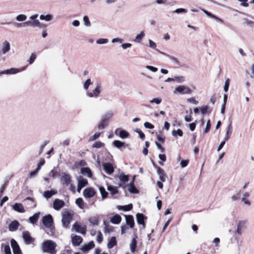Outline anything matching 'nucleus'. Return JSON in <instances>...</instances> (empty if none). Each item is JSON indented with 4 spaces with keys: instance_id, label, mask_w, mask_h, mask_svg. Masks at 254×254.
Segmentation results:
<instances>
[{
    "instance_id": "64",
    "label": "nucleus",
    "mask_w": 254,
    "mask_h": 254,
    "mask_svg": "<svg viewBox=\"0 0 254 254\" xmlns=\"http://www.w3.org/2000/svg\"><path fill=\"white\" fill-rule=\"evenodd\" d=\"M4 251L5 254H11L10 248L8 245L4 246Z\"/></svg>"
},
{
    "instance_id": "47",
    "label": "nucleus",
    "mask_w": 254,
    "mask_h": 254,
    "mask_svg": "<svg viewBox=\"0 0 254 254\" xmlns=\"http://www.w3.org/2000/svg\"><path fill=\"white\" fill-rule=\"evenodd\" d=\"M209 108L208 106H202L200 108V111L202 114H205L206 113H211L212 109H210L209 110Z\"/></svg>"
},
{
    "instance_id": "59",
    "label": "nucleus",
    "mask_w": 254,
    "mask_h": 254,
    "mask_svg": "<svg viewBox=\"0 0 254 254\" xmlns=\"http://www.w3.org/2000/svg\"><path fill=\"white\" fill-rule=\"evenodd\" d=\"M36 58V55L34 53H32L30 57V59L28 60V62H29V64H32L34 62Z\"/></svg>"
},
{
    "instance_id": "31",
    "label": "nucleus",
    "mask_w": 254,
    "mask_h": 254,
    "mask_svg": "<svg viewBox=\"0 0 254 254\" xmlns=\"http://www.w3.org/2000/svg\"><path fill=\"white\" fill-rule=\"evenodd\" d=\"M122 220L121 216L119 214H116L111 219V222L114 224H119Z\"/></svg>"
},
{
    "instance_id": "35",
    "label": "nucleus",
    "mask_w": 254,
    "mask_h": 254,
    "mask_svg": "<svg viewBox=\"0 0 254 254\" xmlns=\"http://www.w3.org/2000/svg\"><path fill=\"white\" fill-rule=\"evenodd\" d=\"M89 221L93 225L97 226L99 223V217L98 216L92 217L89 219Z\"/></svg>"
},
{
    "instance_id": "10",
    "label": "nucleus",
    "mask_w": 254,
    "mask_h": 254,
    "mask_svg": "<svg viewBox=\"0 0 254 254\" xmlns=\"http://www.w3.org/2000/svg\"><path fill=\"white\" fill-rule=\"evenodd\" d=\"M101 90V85L99 84H97L95 89L92 92H87L86 95L89 97H97L100 94Z\"/></svg>"
},
{
    "instance_id": "48",
    "label": "nucleus",
    "mask_w": 254,
    "mask_h": 254,
    "mask_svg": "<svg viewBox=\"0 0 254 254\" xmlns=\"http://www.w3.org/2000/svg\"><path fill=\"white\" fill-rule=\"evenodd\" d=\"M107 125V121H106V119H102V121L100 124L98 125L99 129H103Z\"/></svg>"
},
{
    "instance_id": "15",
    "label": "nucleus",
    "mask_w": 254,
    "mask_h": 254,
    "mask_svg": "<svg viewBox=\"0 0 254 254\" xmlns=\"http://www.w3.org/2000/svg\"><path fill=\"white\" fill-rule=\"evenodd\" d=\"M22 234L23 239L26 244H30L34 241V239L31 237L28 231H24Z\"/></svg>"
},
{
    "instance_id": "7",
    "label": "nucleus",
    "mask_w": 254,
    "mask_h": 254,
    "mask_svg": "<svg viewBox=\"0 0 254 254\" xmlns=\"http://www.w3.org/2000/svg\"><path fill=\"white\" fill-rule=\"evenodd\" d=\"M61 181L64 186H68L71 184V177L68 173H63L61 178Z\"/></svg>"
},
{
    "instance_id": "26",
    "label": "nucleus",
    "mask_w": 254,
    "mask_h": 254,
    "mask_svg": "<svg viewBox=\"0 0 254 254\" xmlns=\"http://www.w3.org/2000/svg\"><path fill=\"white\" fill-rule=\"evenodd\" d=\"M125 217L127 225H128L130 228H133L134 225L133 217L132 215H126Z\"/></svg>"
},
{
    "instance_id": "30",
    "label": "nucleus",
    "mask_w": 254,
    "mask_h": 254,
    "mask_svg": "<svg viewBox=\"0 0 254 254\" xmlns=\"http://www.w3.org/2000/svg\"><path fill=\"white\" fill-rule=\"evenodd\" d=\"M40 214V212H37L33 216L30 217L29 219L30 222L33 224H35L39 218Z\"/></svg>"
},
{
    "instance_id": "43",
    "label": "nucleus",
    "mask_w": 254,
    "mask_h": 254,
    "mask_svg": "<svg viewBox=\"0 0 254 254\" xmlns=\"http://www.w3.org/2000/svg\"><path fill=\"white\" fill-rule=\"evenodd\" d=\"M113 143L114 145L116 147H117V148H118L119 149H120L121 147H123L124 146V145H125V143L124 142H122V141H121L120 140H118L114 141Z\"/></svg>"
},
{
    "instance_id": "9",
    "label": "nucleus",
    "mask_w": 254,
    "mask_h": 254,
    "mask_svg": "<svg viewBox=\"0 0 254 254\" xmlns=\"http://www.w3.org/2000/svg\"><path fill=\"white\" fill-rule=\"evenodd\" d=\"M10 244L13 250V254H22L20 247L15 240L13 239H11L10 241Z\"/></svg>"
},
{
    "instance_id": "22",
    "label": "nucleus",
    "mask_w": 254,
    "mask_h": 254,
    "mask_svg": "<svg viewBox=\"0 0 254 254\" xmlns=\"http://www.w3.org/2000/svg\"><path fill=\"white\" fill-rule=\"evenodd\" d=\"M12 208L15 211L19 213H24L25 212L22 204L20 203H15L12 205Z\"/></svg>"
},
{
    "instance_id": "58",
    "label": "nucleus",
    "mask_w": 254,
    "mask_h": 254,
    "mask_svg": "<svg viewBox=\"0 0 254 254\" xmlns=\"http://www.w3.org/2000/svg\"><path fill=\"white\" fill-rule=\"evenodd\" d=\"M108 40L106 38H100L97 40L96 43L98 44H104L108 43Z\"/></svg>"
},
{
    "instance_id": "52",
    "label": "nucleus",
    "mask_w": 254,
    "mask_h": 254,
    "mask_svg": "<svg viewBox=\"0 0 254 254\" xmlns=\"http://www.w3.org/2000/svg\"><path fill=\"white\" fill-rule=\"evenodd\" d=\"M113 116V113L111 111H109L107 112L104 116L103 117L102 119H106V121H107L110 118H111Z\"/></svg>"
},
{
    "instance_id": "54",
    "label": "nucleus",
    "mask_w": 254,
    "mask_h": 254,
    "mask_svg": "<svg viewBox=\"0 0 254 254\" xmlns=\"http://www.w3.org/2000/svg\"><path fill=\"white\" fill-rule=\"evenodd\" d=\"M32 27H42L41 23L40 22L39 20L37 19L35 20L32 21Z\"/></svg>"
},
{
    "instance_id": "23",
    "label": "nucleus",
    "mask_w": 254,
    "mask_h": 254,
    "mask_svg": "<svg viewBox=\"0 0 254 254\" xmlns=\"http://www.w3.org/2000/svg\"><path fill=\"white\" fill-rule=\"evenodd\" d=\"M157 169V173L159 177L160 180L162 182H165L166 181V175L164 173V171L159 167H155Z\"/></svg>"
},
{
    "instance_id": "36",
    "label": "nucleus",
    "mask_w": 254,
    "mask_h": 254,
    "mask_svg": "<svg viewBox=\"0 0 254 254\" xmlns=\"http://www.w3.org/2000/svg\"><path fill=\"white\" fill-rule=\"evenodd\" d=\"M27 19V16L24 14H20L17 15L15 17V19L16 21L19 22H24Z\"/></svg>"
},
{
    "instance_id": "1",
    "label": "nucleus",
    "mask_w": 254,
    "mask_h": 254,
    "mask_svg": "<svg viewBox=\"0 0 254 254\" xmlns=\"http://www.w3.org/2000/svg\"><path fill=\"white\" fill-rule=\"evenodd\" d=\"M57 244L52 240H47L43 242L41 245V250L44 253L48 254H56V248Z\"/></svg>"
},
{
    "instance_id": "11",
    "label": "nucleus",
    "mask_w": 254,
    "mask_h": 254,
    "mask_svg": "<svg viewBox=\"0 0 254 254\" xmlns=\"http://www.w3.org/2000/svg\"><path fill=\"white\" fill-rule=\"evenodd\" d=\"M64 205V201L62 199L57 198L53 201V208L56 210H60Z\"/></svg>"
},
{
    "instance_id": "28",
    "label": "nucleus",
    "mask_w": 254,
    "mask_h": 254,
    "mask_svg": "<svg viewBox=\"0 0 254 254\" xmlns=\"http://www.w3.org/2000/svg\"><path fill=\"white\" fill-rule=\"evenodd\" d=\"M81 173L89 178H91L92 173L91 169L88 167H83L81 169Z\"/></svg>"
},
{
    "instance_id": "44",
    "label": "nucleus",
    "mask_w": 254,
    "mask_h": 254,
    "mask_svg": "<svg viewBox=\"0 0 254 254\" xmlns=\"http://www.w3.org/2000/svg\"><path fill=\"white\" fill-rule=\"evenodd\" d=\"M118 208L119 209H122L124 211H129L132 208V204H129L124 206H118Z\"/></svg>"
},
{
    "instance_id": "20",
    "label": "nucleus",
    "mask_w": 254,
    "mask_h": 254,
    "mask_svg": "<svg viewBox=\"0 0 254 254\" xmlns=\"http://www.w3.org/2000/svg\"><path fill=\"white\" fill-rule=\"evenodd\" d=\"M25 69V67H23L21 69H19L17 68H11L9 69H6L5 70H3V71H1L0 72V74H15L18 73V72L22 71Z\"/></svg>"
},
{
    "instance_id": "18",
    "label": "nucleus",
    "mask_w": 254,
    "mask_h": 254,
    "mask_svg": "<svg viewBox=\"0 0 254 254\" xmlns=\"http://www.w3.org/2000/svg\"><path fill=\"white\" fill-rule=\"evenodd\" d=\"M10 50V43L7 41H4L2 44L1 52L2 54L5 55L8 53Z\"/></svg>"
},
{
    "instance_id": "34",
    "label": "nucleus",
    "mask_w": 254,
    "mask_h": 254,
    "mask_svg": "<svg viewBox=\"0 0 254 254\" xmlns=\"http://www.w3.org/2000/svg\"><path fill=\"white\" fill-rule=\"evenodd\" d=\"M57 193V192L54 190H47L44 191L43 196L47 199H49L53 195Z\"/></svg>"
},
{
    "instance_id": "27",
    "label": "nucleus",
    "mask_w": 254,
    "mask_h": 254,
    "mask_svg": "<svg viewBox=\"0 0 254 254\" xmlns=\"http://www.w3.org/2000/svg\"><path fill=\"white\" fill-rule=\"evenodd\" d=\"M128 190L129 192L131 193H138V190L135 188L133 180H132L131 182L128 184L127 185Z\"/></svg>"
},
{
    "instance_id": "29",
    "label": "nucleus",
    "mask_w": 254,
    "mask_h": 254,
    "mask_svg": "<svg viewBox=\"0 0 254 254\" xmlns=\"http://www.w3.org/2000/svg\"><path fill=\"white\" fill-rule=\"evenodd\" d=\"M202 10L208 17L212 18H214V19L218 20V21L220 22L221 23H223V20L222 19H221L220 18L216 16V15L212 14L210 12H209V11H207V10H206L205 9H202Z\"/></svg>"
},
{
    "instance_id": "24",
    "label": "nucleus",
    "mask_w": 254,
    "mask_h": 254,
    "mask_svg": "<svg viewBox=\"0 0 254 254\" xmlns=\"http://www.w3.org/2000/svg\"><path fill=\"white\" fill-rule=\"evenodd\" d=\"M82 240V237L78 235H75L72 237V243L74 246H79Z\"/></svg>"
},
{
    "instance_id": "4",
    "label": "nucleus",
    "mask_w": 254,
    "mask_h": 254,
    "mask_svg": "<svg viewBox=\"0 0 254 254\" xmlns=\"http://www.w3.org/2000/svg\"><path fill=\"white\" fill-rule=\"evenodd\" d=\"M117 178L120 181L118 184L119 187L125 189L126 187V183L129 181V176L125 175L124 173H121L118 175Z\"/></svg>"
},
{
    "instance_id": "38",
    "label": "nucleus",
    "mask_w": 254,
    "mask_h": 254,
    "mask_svg": "<svg viewBox=\"0 0 254 254\" xmlns=\"http://www.w3.org/2000/svg\"><path fill=\"white\" fill-rule=\"evenodd\" d=\"M145 36V34L143 31H141L140 34H137L134 41L136 42L139 43L141 41L143 38Z\"/></svg>"
},
{
    "instance_id": "46",
    "label": "nucleus",
    "mask_w": 254,
    "mask_h": 254,
    "mask_svg": "<svg viewBox=\"0 0 254 254\" xmlns=\"http://www.w3.org/2000/svg\"><path fill=\"white\" fill-rule=\"evenodd\" d=\"M172 134L175 137H177V135L179 136H182L183 132L181 129H178L177 130H173L172 132Z\"/></svg>"
},
{
    "instance_id": "19",
    "label": "nucleus",
    "mask_w": 254,
    "mask_h": 254,
    "mask_svg": "<svg viewBox=\"0 0 254 254\" xmlns=\"http://www.w3.org/2000/svg\"><path fill=\"white\" fill-rule=\"evenodd\" d=\"M115 133L116 135L119 134V136L123 139L127 138L128 135L129 133L125 130H121L120 128H117L115 131Z\"/></svg>"
},
{
    "instance_id": "16",
    "label": "nucleus",
    "mask_w": 254,
    "mask_h": 254,
    "mask_svg": "<svg viewBox=\"0 0 254 254\" xmlns=\"http://www.w3.org/2000/svg\"><path fill=\"white\" fill-rule=\"evenodd\" d=\"M156 50L157 51H158L161 54L163 55L166 56L167 57H168L175 64H176L177 65L181 66V63L175 57L172 56H170V55H169L163 52H161L157 49H156Z\"/></svg>"
},
{
    "instance_id": "39",
    "label": "nucleus",
    "mask_w": 254,
    "mask_h": 254,
    "mask_svg": "<svg viewBox=\"0 0 254 254\" xmlns=\"http://www.w3.org/2000/svg\"><path fill=\"white\" fill-rule=\"evenodd\" d=\"M174 81H176L178 83H183L185 81V77L184 76H175L174 77Z\"/></svg>"
},
{
    "instance_id": "49",
    "label": "nucleus",
    "mask_w": 254,
    "mask_h": 254,
    "mask_svg": "<svg viewBox=\"0 0 254 254\" xmlns=\"http://www.w3.org/2000/svg\"><path fill=\"white\" fill-rule=\"evenodd\" d=\"M158 157H159V158L161 160V161H159L158 162V163L160 165H163V162H165L166 160V155L165 154H159Z\"/></svg>"
},
{
    "instance_id": "40",
    "label": "nucleus",
    "mask_w": 254,
    "mask_h": 254,
    "mask_svg": "<svg viewBox=\"0 0 254 254\" xmlns=\"http://www.w3.org/2000/svg\"><path fill=\"white\" fill-rule=\"evenodd\" d=\"M136 247V240L135 238H133L130 244V249L132 253H134L135 252V250Z\"/></svg>"
},
{
    "instance_id": "60",
    "label": "nucleus",
    "mask_w": 254,
    "mask_h": 254,
    "mask_svg": "<svg viewBox=\"0 0 254 254\" xmlns=\"http://www.w3.org/2000/svg\"><path fill=\"white\" fill-rule=\"evenodd\" d=\"M211 127V123L210 121L208 120L207 122L206 127L204 130V133H206L208 132V131L210 130Z\"/></svg>"
},
{
    "instance_id": "41",
    "label": "nucleus",
    "mask_w": 254,
    "mask_h": 254,
    "mask_svg": "<svg viewBox=\"0 0 254 254\" xmlns=\"http://www.w3.org/2000/svg\"><path fill=\"white\" fill-rule=\"evenodd\" d=\"M107 190L112 195L116 194L118 192L117 188L112 186H108Z\"/></svg>"
},
{
    "instance_id": "5",
    "label": "nucleus",
    "mask_w": 254,
    "mask_h": 254,
    "mask_svg": "<svg viewBox=\"0 0 254 254\" xmlns=\"http://www.w3.org/2000/svg\"><path fill=\"white\" fill-rule=\"evenodd\" d=\"M43 224L47 228L52 229L53 219L51 215L49 214L44 216L42 219Z\"/></svg>"
},
{
    "instance_id": "3",
    "label": "nucleus",
    "mask_w": 254,
    "mask_h": 254,
    "mask_svg": "<svg viewBox=\"0 0 254 254\" xmlns=\"http://www.w3.org/2000/svg\"><path fill=\"white\" fill-rule=\"evenodd\" d=\"M192 93V90L189 87L185 85H180L176 87L174 93H179L180 94H190Z\"/></svg>"
},
{
    "instance_id": "37",
    "label": "nucleus",
    "mask_w": 254,
    "mask_h": 254,
    "mask_svg": "<svg viewBox=\"0 0 254 254\" xmlns=\"http://www.w3.org/2000/svg\"><path fill=\"white\" fill-rule=\"evenodd\" d=\"M52 18H53V15L50 14H47L46 15L41 14L40 16V20H45L46 21H50L52 19Z\"/></svg>"
},
{
    "instance_id": "45",
    "label": "nucleus",
    "mask_w": 254,
    "mask_h": 254,
    "mask_svg": "<svg viewBox=\"0 0 254 254\" xmlns=\"http://www.w3.org/2000/svg\"><path fill=\"white\" fill-rule=\"evenodd\" d=\"M75 203L80 208H83L84 203L82 198H77L76 199Z\"/></svg>"
},
{
    "instance_id": "8",
    "label": "nucleus",
    "mask_w": 254,
    "mask_h": 254,
    "mask_svg": "<svg viewBox=\"0 0 254 254\" xmlns=\"http://www.w3.org/2000/svg\"><path fill=\"white\" fill-rule=\"evenodd\" d=\"M72 229L77 233H81L82 235L86 234V227L85 226L82 227L78 222H75L73 225Z\"/></svg>"
},
{
    "instance_id": "61",
    "label": "nucleus",
    "mask_w": 254,
    "mask_h": 254,
    "mask_svg": "<svg viewBox=\"0 0 254 254\" xmlns=\"http://www.w3.org/2000/svg\"><path fill=\"white\" fill-rule=\"evenodd\" d=\"M49 143V141H45L43 144H42L40 147L39 154L40 155L43 151V150L45 146Z\"/></svg>"
},
{
    "instance_id": "51",
    "label": "nucleus",
    "mask_w": 254,
    "mask_h": 254,
    "mask_svg": "<svg viewBox=\"0 0 254 254\" xmlns=\"http://www.w3.org/2000/svg\"><path fill=\"white\" fill-rule=\"evenodd\" d=\"M83 20L84 24L85 26L89 27L91 26V23L89 21V18L87 16L85 15L83 17Z\"/></svg>"
},
{
    "instance_id": "12",
    "label": "nucleus",
    "mask_w": 254,
    "mask_h": 254,
    "mask_svg": "<svg viewBox=\"0 0 254 254\" xmlns=\"http://www.w3.org/2000/svg\"><path fill=\"white\" fill-rule=\"evenodd\" d=\"M83 193L85 197L91 198L95 195V191L93 188H87L84 190Z\"/></svg>"
},
{
    "instance_id": "62",
    "label": "nucleus",
    "mask_w": 254,
    "mask_h": 254,
    "mask_svg": "<svg viewBox=\"0 0 254 254\" xmlns=\"http://www.w3.org/2000/svg\"><path fill=\"white\" fill-rule=\"evenodd\" d=\"M244 21L245 22V23L248 25H250L251 26H254V21H251L248 19V18H244Z\"/></svg>"
},
{
    "instance_id": "63",
    "label": "nucleus",
    "mask_w": 254,
    "mask_h": 254,
    "mask_svg": "<svg viewBox=\"0 0 254 254\" xmlns=\"http://www.w3.org/2000/svg\"><path fill=\"white\" fill-rule=\"evenodd\" d=\"M144 127L146 128L149 129H153L154 128V126L149 122H145L144 123Z\"/></svg>"
},
{
    "instance_id": "33",
    "label": "nucleus",
    "mask_w": 254,
    "mask_h": 254,
    "mask_svg": "<svg viewBox=\"0 0 254 254\" xmlns=\"http://www.w3.org/2000/svg\"><path fill=\"white\" fill-rule=\"evenodd\" d=\"M117 244L116 238L115 237H112L109 240L107 247L108 249L113 248Z\"/></svg>"
},
{
    "instance_id": "32",
    "label": "nucleus",
    "mask_w": 254,
    "mask_h": 254,
    "mask_svg": "<svg viewBox=\"0 0 254 254\" xmlns=\"http://www.w3.org/2000/svg\"><path fill=\"white\" fill-rule=\"evenodd\" d=\"M78 184L84 188L87 185L88 181L82 176H79L78 178Z\"/></svg>"
},
{
    "instance_id": "57",
    "label": "nucleus",
    "mask_w": 254,
    "mask_h": 254,
    "mask_svg": "<svg viewBox=\"0 0 254 254\" xmlns=\"http://www.w3.org/2000/svg\"><path fill=\"white\" fill-rule=\"evenodd\" d=\"M101 133L100 132H96L93 135L90 136L89 138V141H93L97 139Z\"/></svg>"
},
{
    "instance_id": "25",
    "label": "nucleus",
    "mask_w": 254,
    "mask_h": 254,
    "mask_svg": "<svg viewBox=\"0 0 254 254\" xmlns=\"http://www.w3.org/2000/svg\"><path fill=\"white\" fill-rule=\"evenodd\" d=\"M233 131L232 123L230 122L226 128V136L224 137L225 141H227L231 137Z\"/></svg>"
},
{
    "instance_id": "55",
    "label": "nucleus",
    "mask_w": 254,
    "mask_h": 254,
    "mask_svg": "<svg viewBox=\"0 0 254 254\" xmlns=\"http://www.w3.org/2000/svg\"><path fill=\"white\" fill-rule=\"evenodd\" d=\"M162 101V99L161 98H154L149 101L150 103H155L156 104H159L161 103Z\"/></svg>"
},
{
    "instance_id": "56",
    "label": "nucleus",
    "mask_w": 254,
    "mask_h": 254,
    "mask_svg": "<svg viewBox=\"0 0 254 254\" xmlns=\"http://www.w3.org/2000/svg\"><path fill=\"white\" fill-rule=\"evenodd\" d=\"M91 84L90 79H87L84 83L83 88L85 90H87L90 85Z\"/></svg>"
},
{
    "instance_id": "42",
    "label": "nucleus",
    "mask_w": 254,
    "mask_h": 254,
    "mask_svg": "<svg viewBox=\"0 0 254 254\" xmlns=\"http://www.w3.org/2000/svg\"><path fill=\"white\" fill-rule=\"evenodd\" d=\"M99 190L102 198L103 199L106 198L108 195V192L106 191L105 189L103 187H100Z\"/></svg>"
},
{
    "instance_id": "14",
    "label": "nucleus",
    "mask_w": 254,
    "mask_h": 254,
    "mask_svg": "<svg viewBox=\"0 0 254 254\" xmlns=\"http://www.w3.org/2000/svg\"><path fill=\"white\" fill-rule=\"evenodd\" d=\"M103 167L107 174L111 175L114 171V168L110 163H105L103 164Z\"/></svg>"
},
{
    "instance_id": "21",
    "label": "nucleus",
    "mask_w": 254,
    "mask_h": 254,
    "mask_svg": "<svg viewBox=\"0 0 254 254\" xmlns=\"http://www.w3.org/2000/svg\"><path fill=\"white\" fill-rule=\"evenodd\" d=\"M94 246L95 245L94 242L93 241H91L87 244H85L84 246H83L81 248V250L84 253H86L89 250L92 249Z\"/></svg>"
},
{
    "instance_id": "53",
    "label": "nucleus",
    "mask_w": 254,
    "mask_h": 254,
    "mask_svg": "<svg viewBox=\"0 0 254 254\" xmlns=\"http://www.w3.org/2000/svg\"><path fill=\"white\" fill-rule=\"evenodd\" d=\"M134 131L137 132L139 134V136L141 139H142V140L144 139L145 135L140 129L136 128L134 130Z\"/></svg>"
},
{
    "instance_id": "2",
    "label": "nucleus",
    "mask_w": 254,
    "mask_h": 254,
    "mask_svg": "<svg viewBox=\"0 0 254 254\" xmlns=\"http://www.w3.org/2000/svg\"><path fill=\"white\" fill-rule=\"evenodd\" d=\"M73 214L67 209H64L62 212V222L63 227L66 229L68 227L70 221L72 219Z\"/></svg>"
},
{
    "instance_id": "50",
    "label": "nucleus",
    "mask_w": 254,
    "mask_h": 254,
    "mask_svg": "<svg viewBox=\"0 0 254 254\" xmlns=\"http://www.w3.org/2000/svg\"><path fill=\"white\" fill-rule=\"evenodd\" d=\"M104 144L101 142L100 141H97L95 142V143L93 144L92 147L93 148H99L103 146Z\"/></svg>"
},
{
    "instance_id": "13",
    "label": "nucleus",
    "mask_w": 254,
    "mask_h": 254,
    "mask_svg": "<svg viewBox=\"0 0 254 254\" xmlns=\"http://www.w3.org/2000/svg\"><path fill=\"white\" fill-rule=\"evenodd\" d=\"M136 221L138 224L142 225L143 228L145 227L144 220L147 219V217L142 213H138L136 215Z\"/></svg>"
},
{
    "instance_id": "6",
    "label": "nucleus",
    "mask_w": 254,
    "mask_h": 254,
    "mask_svg": "<svg viewBox=\"0 0 254 254\" xmlns=\"http://www.w3.org/2000/svg\"><path fill=\"white\" fill-rule=\"evenodd\" d=\"M246 224V221L245 220L239 221L237 224V227L236 231L234 232V235H241L244 230L246 228L245 225Z\"/></svg>"
},
{
    "instance_id": "17",
    "label": "nucleus",
    "mask_w": 254,
    "mask_h": 254,
    "mask_svg": "<svg viewBox=\"0 0 254 254\" xmlns=\"http://www.w3.org/2000/svg\"><path fill=\"white\" fill-rule=\"evenodd\" d=\"M20 225L19 223L17 220L12 221L8 226V230L10 232H14L16 231Z\"/></svg>"
}]
</instances>
